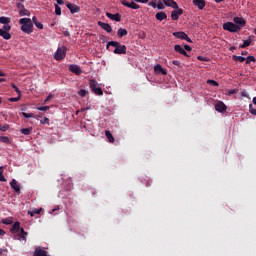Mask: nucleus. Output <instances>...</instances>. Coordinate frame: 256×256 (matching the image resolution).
Instances as JSON below:
<instances>
[{"label": "nucleus", "instance_id": "16", "mask_svg": "<svg viewBox=\"0 0 256 256\" xmlns=\"http://www.w3.org/2000/svg\"><path fill=\"white\" fill-rule=\"evenodd\" d=\"M174 50L176 51V53H180V55H184V57H189V54H187V51L185 50V48L181 47V45L176 44L174 46Z\"/></svg>", "mask_w": 256, "mask_h": 256}, {"label": "nucleus", "instance_id": "47", "mask_svg": "<svg viewBox=\"0 0 256 256\" xmlns=\"http://www.w3.org/2000/svg\"><path fill=\"white\" fill-rule=\"evenodd\" d=\"M149 7H153V9L157 8V2L156 1H152L148 3Z\"/></svg>", "mask_w": 256, "mask_h": 256}, {"label": "nucleus", "instance_id": "31", "mask_svg": "<svg viewBox=\"0 0 256 256\" xmlns=\"http://www.w3.org/2000/svg\"><path fill=\"white\" fill-rule=\"evenodd\" d=\"M249 45H251V39L244 40L243 44L240 45V49H245V47H249Z\"/></svg>", "mask_w": 256, "mask_h": 256}, {"label": "nucleus", "instance_id": "53", "mask_svg": "<svg viewBox=\"0 0 256 256\" xmlns=\"http://www.w3.org/2000/svg\"><path fill=\"white\" fill-rule=\"evenodd\" d=\"M173 65H176V67H179V65H181V62L178 60H173Z\"/></svg>", "mask_w": 256, "mask_h": 256}, {"label": "nucleus", "instance_id": "49", "mask_svg": "<svg viewBox=\"0 0 256 256\" xmlns=\"http://www.w3.org/2000/svg\"><path fill=\"white\" fill-rule=\"evenodd\" d=\"M197 59L198 61H206V62L209 61V58L203 57V56H198Z\"/></svg>", "mask_w": 256, "mask_h": 256}, {"label": "nucleus", "instance_id": "43", "mask_svg": "<svg viewBox=\"0 0 256 256\" xmlns=\"http://www.w3.org/2000/svg\"><path fill=\"white\" fill-rule=\"evenodd\" d=\"M41 125H49V118L44 117L41 121H40Z\"/></svg>", "mask_w": 256, "mask_h": 256}, {"label": "nucleus", "instance_id": "63", "mask_svg": "<svg viewBox=\"0 0 256 256\" xmlns=\"http://www.w3.org/2000/svg\"><path fill=\"white\" fill-rule=\"evenodd\" d=\"M3 171H4L3 166H0V176L3 175Z\"/></svg>", "mask_w": 256, "mask_h": 256}, {"label": "nucleus", "instance_id": "32", "mask_svg": "<svg viewBox=\"0 0 256 256\" xmlns=\"http://www.w3.org/2000/svg\"><path fill=\"white\" fill-rule=\"evenodd\" d=\"M3 225H13V218H5L2 220Z\"/></svg>", "mask_w": 256, "mask_h": 256}, {"label": "nucleus", "instance_id": "6", "mask_svg": "<svg viewBox=\"0 0 256 256\" xmlns=\"http://www.w3.org/2000/svg\"><path fill=\"white\" fill-rule=\"evenodd\" d=\"M181 15H183V8H174L171 12L172 21H179V17H181Z\"/></svg>", "mask_w": 256, "mask_h": 256}, {"label": "nucleus", "instance_id": "20", "mask_svg": "<svg viewBox=\"0 0 256 256\" xmlns=\"http://www.w3.org/2000/svg\"><path fill=\"white\" fill-rule=\"evenodd\" d=\"M21 231V223L15 222L12 226V229H10V233H19Z\"/></svg>", "mask_w": 256, "mask_h": 256}, {"label": "nucleus", "instance_id": "23", "mask_svg": "<svg viewBox=\"0 0 256 256\" xmlns=\"http://www.w3.org/2000/svg\"><path fill=\"white\" fill-rule=\"evenodd\" d=\"M173 37H176L177 39L185 40V38L187 37V33L183 32V31L173 32Z\"/></svg>", "mask_w": 256, "mask_h": 256}, {"label": "nucleus", "instance_id": "58", "mask_svg": "<svg viewBox=\"0 0 256 256\" xmlns=\"http://www.w3.org/2000/svg\"><path fill=\"white\" fill-rule=\"evenodd\" d=\"M56 2L58 3V5H65V2L63 0H56Z\"/></svg>", "mask_w": 256, "mask_h": 256}, {"label": "nucleus", "instance_id": "29", "mask_svg": "<svg viewBox=\"0 0 256 256\" xmlns=\"http://www.w3.org/2000/svg\"><path fill=\"white\" fill-rule=\"evenodd\" d=\"M232 59H233L234 61H239V63H243V61H245V57H243V56H237V55H233V56H232Z\"/></svg>", "mask_w": 256, "mask_h": 256}, {"label": "nucleus", "instance_id": "40", "mask_svg": "<svg viewBox=\"0 0 256 256\" xmlns=\"http://www.w3.org/2000/svg\"><path fill=\"white\" fill-rule=\"evenodd\" d=\"M7 129H9V124H5V125L0 124V131L5 132L7 131Z\"/></svg>", "mask_w": 256, "mask_h": 256}, {"label": "nucleus", "instance_id": "5", "mask_svg": "<svg viewBox=\"0 0 256 256\" xmlns=\"http://www.w3.org/2000/svg\"><path fill=\"white\" fill-rule=\"evenodd\" d=\"M66 53H67V48H65V46L58 47L57 51L54 54V59H56V61H61L65 59Z\"/></svg>", "mask_w": 256, "mask_h": 256}, {"label": "nucleus", "instance_id": "13", "mask_svg": "<svg viewBox=\"0 0 256 256\" xmlns=\"http://www.w3.org/2000/svg\"><path fill=\"white\" fill-rule=\"evenodd\" d=\"M10 187L15 191V193H17V195L21 194V186H19V184L17 183V180L13 179L10 182Z\"/></svg>", "mask_w": 256, "mask_h": 256}, {"label": "nucleus", "instance_id": "11", "mask_svg": "<svg viewBox=\"0 0 256 256\" xmlns=\"http://www.w3.org/2000/svg\"><path fill=\"white\" fill-rule=\"evenodd\" d=\"M98 26L101 27V29H104L106 33H111L113 31V28L109 25V23L98 21Z\"/></svg>", "mask_w": 256, "mask_h": 256}, {"label": "nucleus", "instance_id": "64", "mask_svg": "<svg viewBox=\"0 0 256 256\" xmlns=\"http://www.w3.org/2000/svg\"><path fill=\"white\" fill-rule=\"evenodd\" d=\"M252 103L256 105V96L252 99Z\"/></svg>", "mask_w": 256, "mask_h": 256}, {"label": "nucleus", "instance_id": "59", "mask_svg": "<svg viewBox=\"0 0 256 256\" xmlns=\"http://www.w3.org/2000/svg\"><path fill=\"white\" fill-rule=\"evenodd\" d=\"M0 181H2V182L7 181V179H5V176H3V174H2V175H0Z\"/></svg>", "mask_w": 256, "mask_h": 256}, {"label": "nucleus", "instance_id": "2", "mask_svg": "<svg viewBox=\"0 0 256 256\" xmlns=\"http://www.w3.org/2000/svg\"><path fill=\"white\" fill-rule=\"evenodd\" d=\"M109 47H115V55H127V46L121 45L118 41H109L106 45V49H109Z\"/></svg>", "mask_w": 256, "mask_h": 256}, {"label": "nucleus", "instance_id": "45", "mask_svg": "<svg viewBox=\"0 0 256 256\" xmlns=\"http://www.w3.org/2000/svg\"><path fill=\"white\" fill-rule=\"evenodd\" d=\"M37 110L38 111H49V106H40V107H37Z\"/></svg>", "mask_w": 256, "mask_h": 256}, {"label": "nucleus", "instance_id": "57", "mask_svg": "<svg viewBox=\"0 0 256 256\" xmlns=\"http://www.w3.org/2000/svg\"><path fill=\"white\" fill-rule=\"evenodd\" d=\"M37 22H38L37 16H33V18H32V23H34V25H35V23H37Z\"/></svg>", "mask_w": 256, "mask_h": 256}, {"label": "nucleus", "instance_id": "3", "mask_svg": "<svg viewBox=\"0 0 256 256\" xmlns=\"http://www.w3.org/2000/svg\"><path fill=\"white\" fill-rule=\"evenodd\" d=\"M89 88L91 89L92 93H94V95H99V96L103 95V89L99 87V82H97V80L90 79Z\"/></svg>", "mask_w": 256, "mask_h": 256}, {"label": "nucleus", "instance_id": "12", "mask_svg": "<svg viewBox=\"0 0 256 256\" xmlns=\"http://www.w3.org/2000/svg\"><path fill=\"white\" fill-rule=\"evenodd\" d=\"M154 73L156 75H167V70L163 69V67L161 66V64H156L154 66Z\"/></svg>", "mask_w": 256, "mask_h": 256}, {"label": "nucleus", "instance_id": "19", "mask_svg": "<svg viewBox=\"0 0 256 256\" xmlns=\"http://www.w3.org/2000/svg\"><path fill=\"white\" fill-rule=\"evenodd\" d=\"M34 256H47V251L42 247H37L34 251Z\"/></svg>", "mask_w": 256, "mask_h": 256}, {"label": "nucleus", "instance_id": "44", "mask_svg": "<svg viewBox=\"0 0 256 256\" xmlns=\"http://www.w3.org/2000/svg\"><path fill=\"white\" fill-rule=\"evenodd\" d=\"M157 9L159 10H163L165 9V5H163V2L159 1L156 5Z\"/></svg>", "mask_w": 256, "mask_h": 256}, {"label": "nucleus", "instance_id": "10", "mask_svg": "<svg viewBox=\"0 0 256 256\" xmlns=\"http://www.w3.org/2000/svg\"><path fill=\"white\" fill-rule=\"evenodd\" d=\"M69 71H71V73H74V75H81V73H83V70H81V67L75 64H71L69 66Z\"/></svg>", "mask_w": 256, "mask_h": 256}, {"label": "nucleus", "instance_id": "26", "mask_svg": "<svg viewBox=\"0 0 256 256\" xmlns=\"http://www.w3.org/2000/svg\"><path fill=\"white\" fill-rule=\"evenodd\" d=\"M105 135L110 143H115V138L113 137V134H111V131L106 130Z\"/></svg>", "mask_w": 256, "mask_h": 256}, {"label": "nucleus", "instance_id": "55", "mask_svg": "<svg viewBox=\"0 0 256 256\" xmlns=\"http://www.w3.org/2000/svg\"><path fill=\"white\" fill-rule=\"evenodd\" d=\"M53 99V95H48L47 98L45 99V103H48V101H51Z\"/></svg>", "mask_w": 256, "mask_h": 256}, {"label": "nucleus", "instance_id": "34", "mask_svg": "<svg viewBox=\"0 0 256 256\" xmlns=\"http://www.w3.org/2000/svg\"><path fill=\"white\" fill-rule=\"evenodd\" d=\"M23 117H25V119H33V117H35V115L33 113H27V112H22Z\"/></svg>", "mask_w": 256, "mask_h": 256}, {"label": "nucleus", "instance_id": "8", "mask_svg": "<svg viewBox=\"0 0 256 256\" xmlns=\"http://www.w3.org/2000/svg\"><path fill=\"white\" fill-rule=\"evenodd\" d=\"M215 110L218 113H225V111H227V106L225 105V103H223V101H218L215 104Z\"/></svg>", "mask_w": 256, "mask_h": 256}, {"label": "nucleus", "instance_id": "62", "mask_svg": "<svg viewBox=\"0 0 256 256\" xmlns=\"http://www.w3.org/2000/svg\"><path fill=\"white\" fill-rule=\"evenodd\" d=\"M0 235L3 237V235H5V230L0 229Z\"/></svg>", "mask_w": 256, "mask_h": 256}, {"label": "nucleus", "instance_id": "22", "mask_svg": "<svg viewBox=\"0 0 256 256\" xmlns=\"http://www.w3.org/2000/svg\"><path fill=\"white\" fill-rule=\"evenodd\" d=\"M27 235H29L25 229L21 228L20 229V234H18L19 239H22V241H24V243H27Z\"/></svg>", "mask_w": 256, "mask_h": 256}, {"label": "nucleus", "instance_id": "33", "mask_svg": "<svg viewBox=\"0 0 256 256\" xmlns=\"http://www.w3.org/2000/svg\"><path fill=\"white\" fill-rule=\"evenodd\" d=\"M31 131H33V128H24V129H21V133L23 135H31Z\"/></svg>", "mask_w": 256, "mask_h": 256}, {"label": "nucleus", "instance_id": "61", "mask_svg": "<svg viewBox=\"0 0 256 256\" xmlns=\"http://www.w3.org/2000/svg\"><path fill=\"white\" fill-rule=\"evenodd\" d=\"M5 252H7V249H0V255H3Z\"/></svg>", "mask_w": 256, "mask_h": 256}, {"label": "nucleus", "instance_id": "51", "mask_svg": "<svg viewBox=\"0 0 256 256\" xmlns=\"http://www.w3.org/2000/svg\"><path fill=\"white\" fill-rule=\"evenodd\" d=\"M16 7H17V9H24L25 8V5H23V3H21V2H18L17 4H16Z\"/></svg>", "mask_w": 256, "mask_h": 256}, {"label": "nucleus", "instance_id": "60", "mask_svg": "<svg viewBox=\"0 0 256 256\" xmlns=\"http://www.w3.org/2000/svg\"><path fill=\"white\" fill-rule=\"evenodd\" d=\"M137 3H149V0H137Z\"/></svg>", "mask_w": 256, "mask_h": 256}, {"label": "nucleus", "instance_id": "48", "mask_svg": "<svg viewBox=\"0 0 256 256\" xmlns=\"http://www.w3.org/2000/svg\"><path fill=\"white\" fill-rule=\"evenodd\" d=\"M36 27H37V29H43V24L41 23V22H35V24H34Z\"/></svg>", "mask_w": 256, "mask_h": 256}, {"label": "nucleus", "instance_id": "27", "mask_svg": "<svg viewBox=\"0 0 256 256\" xmlns=\"http://www.w3.org/2000/svg\"><path fill=\"white\" fill-rule=\"evenodd\" d=\"M0 23L2 25H9V23H11V18L2 16L0 17Z\"/></svg>", "mask_w": 256, "mask_h": 256}, {"label": "nucleus", "instance_id": "1", "mask_svg": "<svg viewBox=\"0 0 256 256\" xmlns=\"http://www.w3.org/2000/svg\"><path fill=\"white\" fill-rule=\"evenodd\" d=\"M19 24L21 25V31L26 33V35H31V33H33V21L31 18H21Z\"/></svg>", "mask_w": 256, "mask_h": 256}, {"label": "nucleus", "instance_id": "37", "mask_svg": "<svg viewBox=\"0 0 256 256\" xmlns=\"http://www.w3.org/2000/svg\"><path fill=\"white\" fill-rule=\"evenodd\" d=\"M87 94H89V91L85 90V89H81L79 92H78V95L80 97H85Z\"/></svg>", "mask_w": 256, "mask_h": 256}, {"label": "nucleus", "instance_id": "7", "mask_svg": "<svg viewBox=\"0 0 256 256\" xmlns=\"http://www.w3.org/2000/svg\"><path fill=\"white\" fill-rule=\"evenodd\" d=\"M121 4L124 5V7H128L129 9H141V6L135 2H129L127 0H122Z\"/></svg>", "mask_w": 256, "mask_h": 256}, {"label": "nucleus", "instance_id": "21", "mask_svg": "<svg viewBox=\"0 0 256 256\" xmlns=\"http://www.w3.org/2000/svg\"><path fill=\"white\" fill-rule=\"evenodd\" d=\"M157 21H165V19H167V13L161 11V12H157L155 15Z\"/></svg>", "mask_w": 256, "mask_h": 256}, {"label": "nucleus", "instance_id": "14", "mask_svg": "<svg viewBox=\"0 0 256 256\" xmlns=\"http://www.w3.org/2000/svg\"><path fill=\"white\" fill-rule=\"evenodd\" d=\"M67 9H69L70 13H72V15H74V13H79V11H81V8L75 4H71L68 3L66 5Z\"/></svg>", "mask_w": 256, "mask_h": 256}, {"label": "nucleus", "instance_id": "46", "mask_svg": "<svg viewBox=\"0 0 256 256\" xmlns=\"http://www.w3.org/2000/svg\"><path fill=\"white\" fill-rule=\"evenodd\" d=\"M3 29H4V31L9 32V31H11V25L4 24Z\"/></svg>", "mask_w": 256, "mask_h": 256}, {"label": "nucleus", "instance_id": "4", "mask_svg": "<svg viewBox=\"0 0 256 256\" xmlns=\"http://www.w3.org/2000/svg\"><path fill=\"white\" fill-rule=\"evenodd\" d=\"M224 31H229V33H238L241 31V27L233 22H226L223 24Z\"/></svg>", "mask_w": 256, "mask_h": 256}, {"label": "nucleus", "instance_id": "52", "mask_svg": "<svg viewBox=\"0 0 256 256\" xmlns=\"http://www.w3.org/2000/svg\"><path fill=\"white\" fill-rule=\"evenodd\" d=\"M235 93H237V90H235V89L228 91V95H235Z\"/></svg>", "mask_w": 256, "mask_h": 256}, {"label": "nucleus", "instance_id": "35", "mask_svg": "<svg viewBox=\"0 0 256 256\" xmlns=\"http://www.w3.org/2000/svg\"><path fill=\"white\" fill-rule=\"evenodd\" d=\"M3 39H5L6 41H9V39H11V34L7 31L4 30L3 34H2Z\"/></svg>", "mask_w": 256, "mask_h": 256}, {"label": "nucleus", "instance_id": "28", "mask_svg": "<svg viewBox=\"0 0 256 256\" xmlns=\"http://www.w3.org/2000/svg\"><path fill=\"white\" fill-rule=\"evenodd\" d=\"M41 208L40 209H33L32 211H28V215L31 217H35V215H39L41 213Z\"/></svg>", "mask_w": 256, "mask_h": 256}, {"label": "nucleus", "instance_id": "50", "mask_svg": "<svg viewBox=\"0 0 256 256\" xmlns=\"http://www.w3.org/2000/svg\"><path fill=\"white\" fill-rule=\"evenodd\" d=\"M240 95L241 97H246L247 99H249V94L245 90H243Z\"/></svg>", "mask_w": 256, "mask_h": 256}, {"label": "nucleus", "instance_id": "56", "mask_svg": "<svg viewBox=\"0 0 256 256\" xmlns=\"http://www.w3.org/2000/svg\"><path fill=\"white\" fill-rule=\"evenodd\" d=\"M184 51H191L192 49H191V46H189V45H184Z\"/></svg>", "mask_w": 256, "mask_h": 256}, {"label": "nucleus", "instance_id": "24", "mask_svg": "<svg viewBox=\"0 0 256 256\" xmlns=\"http://www.w3.org/2000/svg\"><path fill=\"white\" fill-rule=\"evenodd\" d=\"M19 16L20 17H30L31 16V12L25 8H22L19 10Z\"/></svg>", "mask_w": 256, "mask_h": 256}, {"label": "nucleus", "instance_id": "9", "mask_svg": "<svg viewBox=\"0 0 256 256\" xmlns=\"http://www.w3.org/2000/svg\"><path fill=\"white\" fill-rule=\"evenodd\" d=\"M233 22H234V25H238V27H240V29L242 27H245V25H247V21H245L243 19V17H234Z\"/></svg>", "mask_w": 256, "mask_h": 256}, {"label": "nucleus", "instance_id": "39", "mask_svg": "<svg viewBox=\"0 0 256 256\" xmlns=\"http://www.w3.org/2000/svg\"><path fill=\"white\" fill-rule=\"evenodd\" d=\"M207 83L213 87H219V83L215 80H208Z\"/></svg>", "mask_w": 256, "mask_h": 256}, {"label": "nucleus", "instance_id": "17", "mask_svg": "<svg viewBox=\"0 0 256 256\" xmlns=\"http://www.w3.org/2000/svg\"><path fill=\"white\" fill-rule=\"evenodd\" d=\"M106 17H108V19H111L112 21H117V22L121 21V14L119 13L112 14L107 12Z\"/></svg>", "mask_w": 256, "mask_h": 256}, {"label": "nucleus", "instance_id": "42", "mask_svg": "<svg viewBox=\"0 0 256 256\" xmlns=\"http://www.w3.org/2000/svg\"><path fill=\"white\" fill-rule=\"evenodd\" d=\"M55 14L56 15H61V7L57 4H55Z\"/></svg>", "mask_w": 256, "mask_h": 256}, {"label": "nucleus", "instance_id": "36", "mask_svg": "<svg viewBox=\"0 0 256 256\" xmlns=\"http://www.w3.org/2000/svg\"><path fill=\"white\" fill-rule=\"evenodd\" d=\"M0 141L1 143H7V144L11 143V141L9 140V137L7 136H1Z\"/></svg>", "mask_w": 256, "mask_h": 256}, {"label": "nucleus", "instance_id": "15", "mask_svg": "<svg viewBox=\"0 0 256 256\" xmlns=\"http://www.w3.org/2000/svg\"><path fill=\"white\" fill-rule=\"evenodd\" d=\"M164 5L166 7H172V9H179V4L175 2V0H163Z\"/></svg>", "mask_w": 256, "mask_h": 256}, {"label": "nucleus", "instance_id": "54", "mask_svg": "<svg viewBox=\"0 0 256 256\" xmlns=\"http://www.w3.org/2000/svg\"><path fill=\"white\" fill-rule=\"evenodd\" d=\"M184 41H187L188 43H193V41L191 40V38H189L187 34L186 37L184 38Z\"/></svg>", "mask_w": 256, "mask_h": 256}, {"label": "nucleus", "instance_id": "38", "mask_svg": "<svg viewBox=\"0 0 256 256\" xmlns=\"http://www.w3.org/2000/svg\"><path fill=\"white\" fill-rule=\"evenodd\" d=\"M10 103H17V101H21V95H18V97L9 98Z\"/></svg>", "mask_w": 256, "mask_h": 256}, {"label": "nucleus", "instance_id": "41", "mask_svg": "<svg viewBox=\"0 0 256 256\" xmlns=\"http://www.w3.org/2000/svg\"><path fill=\"white\" fill-rule=\"evenodd\" d=\"M12 89H14L17 95H21V90L19 89V87H17V85L12 84Z\"/></svg>", "mask_w": 256, "mask_h": 256}, {"label": "nucleus", "instance_id": "18", "mask_svg": "<svg viewBox=\"0 0 256 256\" xmlns=\"http://www.w3.org/2000/svg\"><path fill=\"white\" fill-rule=\"evenodd\" d=\"M193 5H195V7H198V9L200 11H203V9H205V0H193Z\"/></svg>", "mask_w": 256, "mask_h": 256}, {"label": "nucleus", "instance_id": "25", "mask_svg": "<svg viewBox=\"0 0 256 256\" xmlns=\"http://www.w3.org/2000/svg\"><path fill=\"white\" fill-rule=\"evenodd\" d=\"M128 33H129V32L127 31V29L120 28V29L118 30V32H117V35H118V37L122 38V37L127 36Z\"/></svg>", "mask_w": 256, "mask_h": 256}, {"label": "nucleus", "instance_id": "30", "mask_svg": "<svg viewBox=\"0 0 256 256\" xmlns=\"http://www.w3.org/2000/svg\"><path fill=\"white\" fill-rule=\"evenodd\" d=\"M245 61H246V65H249L251 62L256 63V59L254 56H248L247 58H245Z\"/></svg>", "mask_w": 256, "mask_h": 256}]
</instances>
